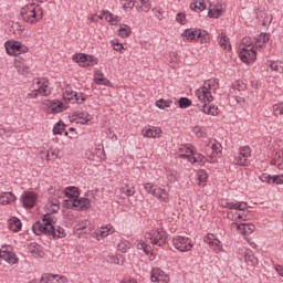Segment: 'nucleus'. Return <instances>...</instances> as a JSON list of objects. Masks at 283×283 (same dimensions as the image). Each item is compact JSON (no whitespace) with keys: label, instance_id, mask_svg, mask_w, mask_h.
I'll list each match as a JSON object with an SVG mask.
<instances>
[{"label":"nucleus","instance_id":"nucleus-1","mask_svg":"<svg viewBox=\"0 0 283 283\" xmlns=\"http://www.w3.org/2000/svg\"><path fill=\"white\" fill-rule=\"evenodd\" d=\"M220 87V83L216 78L207 80L202 87L196 91L195 96L199 103L197 104L200 107L203 114H209L210 116H218V107L210 105L216 96V92Z\"/></svg>","mask_w":283,"mask_h":283},{"label":"nucleus","instance_id":"nucleus-2","mask_svg":"<svg viewBox=\"0 0 283 283\" xmlns=\"http://www.w3.org/2000/svg\"><path fill=\"white\" fill-rule=\"evenodd\" d=\"M20 17L24 23L36 25L43 20V8L34 2H30L21 8Z\"/></svg>","mask_w":283,"mask_h":283},{"label":"nucleus","instance_id":"nucleus-3","mask_svg":"<svg viewBox=\"0 0 283 283\" xmlns=\"http://www.w3.org/2000/svg\"><path fill=\"white\" fill-rule=\"evenodd\" d=\"M177 156L188 160L191 165H205L207 158H205L200 153L196 151V148L191 144L180 145L177 150Z\"/></svg>","mask_w":283,"mask_h":283},{"label":"nucleus","instance_id":"nucleus-4","mask_svg":"<svg viewBox=\"0 0 283 283\" xmlns=\"http://www.w3.org/2000/svg\"><path fill=\"white\" fill-rule=\"evenodd\" d=\"M222 206L226 209H230L227 216L229 220H232V222H238V220H247V202L224 201Z\"/></svg>","mask_w":283,"mask_h":283},{"label":"nucleus","instance_id":"nucleus-5","mask_svg":"<svg viewBox=\"0 0 283 283\" xmlns=\"http://www.w3.org/2000/svg\"><path fill=\"white\" fill-rule=\"evenodd\" d=\"M56 219L51 213H46L42 219L33 224V232L35 235H52Z\"/></svg>","mask_w":283,"mask_h":283},{"label":"nucleus","instance_id":"nucleus-6","mask_svg":"<svg viewBox=\"0 0 283 283\" xmlns=\"http://www.w3.org/2000/svg\"><path fill=\"white\" fill-rule=\"evenodd\" d=\"M239 59L247 65L255 63L258 53L255 52V46L251 43V38H243L242 44L240 45Z\"/></svg>","mask_w":283,"mask_h":283},{"label":"nucleus","instance_id":"nucleus-7","mask_svg":"<svg viewBox=\"0 0 283 283\" xmlns=\"http://www.w3.org/2000/svg\"><path fill=\"white\" fill-rule=\"evenodd\" d=\"M52 94V87H50V81L48 78H34L31 92L27 95V98H39V96H50Z\"/></svg>","mask_w":283,"mask_h":283},{"label":"nucleus","instance_id":"nucleus-8","mask_svg":"<svg viewBox=\"0 0 283 283\" xmlns=\"http://www.w3.org/2000/svg\"><path fill=\"white\" fill-rule=\"evenodd\" d=\"M144 189L146 193L156 198L159 202H164L167 205L169 202V190L154 184V182H146L144 184Z\"/></svg>","mask_w":283,"mask_h":283},{"label":"nucleus","instance_id":"nucleus-9","mask_svg":"<svg viewBox=\"0 0 283 283\" xmlns=\"http://www.w3.org/2000/svg\"><path fill=\"white\" fill-rule=\"evenodd\" d=\"M181 36L184 41L191 43H207V41H209V33L200 29H187Z\"/></svg>","mask_w":283,"mask_h":283},{"label":"nucleus","instance_id":"nucleus-10","mask_svg":"<svg viewBox=\"0 0 283 283\" xmlns=\"http://www.w3.org/2000/svg\"><path fill=\"white\" fill-rule=\"evenodd\" d=\"M149 240L150 244H154L155 247H165L167 243V232L164 230H151L149 232L145 233V241Z\"/></svg>","mask_w":283,"mask_h":283},{"label":"nucleus","instance_id":"nucleus-11","mask_svg":"<svg viewBox=\"0 0 283 283\" xmlns=\"http://www.w3.org/2000/svg\"><path fill=\"white\" fill-rule=\"evenodd\" d=\"M63 101L66 105L67 103H77V105H83V103L87 101V95L83 93H76L71 88V86H66L63 92Z\"/></svg>","mask_w":283,"mask_h":283},{"label":"nucleus","instance_id":"nucleus-12","mask_svg":"<svg viewBox=\"0 0 283 283\" xmlns=\"http://www.w3.org/2000/svg\"><path fill=\"white\" fill-rule=\"evenodd\" d=\"M172 247L180 253H187L193 249V241L188 237L176 235L172 239Z\"/></svg>","mask_w":283,"mask_h":283},{"label":"nucleus","instance_id":"nucleus-13","mask_svg":"<svg viewBox=\"0 0 283 283\" xmlns=\"http://www.w3.org/2000/svg\"><path fill=\"white\" fill-rule=\"evenodd\" d=\"M74 63H77L80 67H94L98 65V57L85 53H76L73 55Z\"/></svg>","mask_w":283,"mask_h":283},{"label":"nucleus","instance_id":"nucleus-14","mask_svg":"<svg viewBox=\"0 0 283 283\" xmlns=\"http://www.w3.org/2000/svg\"><path fill=\"white\" fill-rule=\"evenodd\" d=\"M4 48L9 56H19V54H27V52L29 51L25 44L14 40L7 41L4 43Z\"/></svg>","mask_w":283,"mask_h":283},{"label":"nucleus","instance_id":"nucleus-15","mask_svg":"<svg viewBox=\"0 0 283 283\" xmlns=\"http://www.w3.org/2000/svg\"><path fill=\"white\" fill-rule=\"evenodd\" d=\"M222 151V145L218 143L216 139H209L206 144L205 153L209 158L210 163H216V158H218V154Z\"/></svg>","mask_w":283,"mask_h":283},{"label":"nucleus","instance_id":"nucleus-16","mask_svg":"<svg viewBox=\"0 0 283 283\" xmlns=\"http://www.w3.org/2000/svg\"><path fill=\"white\" fill-rule=\"evenodd\" d=\"M0 260H3L8 264L19 263V256L14 253V248H12V245H2L0 248Z\"/></svg>","mask_w":283,"mask_h":283},{"label":"nucleus","instance_id":"nucleus-17","mask_svg":"<svg viewBox=\"0 0 283 283\" xmlns=\"http://www.w3.org/2000/svg\"><path fill=\"white\" fill-rule=\"evenodd\" d=\"M43 107L46 114H61V112H65V109H67V104L59 101L45 99L43 102Z\"/></svg>","mask_w":283,"mask_h":283},{"label":"nucleus","instance_id":"nucleus-18","mask_svg":"<svg viewBox=\"0 0 283 283\" xmlns=\"http://www.w3.org/2000/svg\"><path fill=\"white\" fill-rule=\"evenodd\" d=\"M274 150L272 153L273 165L277 167L281 171H283V142L276 140L274 142Z\"/></svg>","mask_w":283,"mask_h":283},{"label":"nucleus","instance_id":"nucleus-19","mask_svg":"<svg viewBox=\"0 0 283 283\" xmlns=\"http://www.w3.org/2000/svg\"><path fill=\"white\" fill-rule=\"evenodd\" d=\"M249 158H251V147L242 146L239 148V155L234 158V163L240 167H247Z\"/></svg>","mask_w":283,"mask_h":283},{"label":"nucleus","instance_id":"nucleus-20","mask_svg":"<svg viewBox=\"0 0 283 283\" xmlns=\"http://www.w3.org/2000/svg\"><path fill=\"white\" fill-rule=\"evenodd\" d=\"M124 8H136L139 12H149V0H125Z\"/></svg>","mask_w":283,"mask_h":283},{"label":"nucleus","instance_id":"nucleus-21","mask_svg":"<svg viewBox=\"0 0 283 283\" xmlns=\"http://www.w3.org/2000/svg\"><path fill=\"white\" fill-rule=\"evenodd\" d=\"M65 200H64V207H67V209L72 206V203L81 196V192H78V189L74 186H69L64 189Z\"/></svg>","mask_w":283,"mask_h":283},{"label":"nucleus","instance_id":"nucleus-22","mask_svg":"<svg viewBox=\"0 0 283 283\" xmlns=\"http://www.w3.org/2000/svg\"><path fill=\"white\" fill-rule=\"evenodd\" d=\"M203 242L210 247V249L214 253H222L224 249L222 248V242L214 234L209 233L207 237L203 238Z\"/></svg>","mask_w":283,"mask_h":283},{"label":"nucleus","instance_id":"nucleus-23","mask_svg":"<svg viewBox=\"0 0 283 283\" xmlns=\"http://www.w3.org/2000/svg\"><path fill=\"white\" fill-rule=\"evenodd\" d=\"M232 231H238L241 235H251L255 231V226L253 223H231Z\"/></svg>","mask_w":283,"mask_h":283},{"label":"nucleus","instance_id":"nucleus-24","mask_svg":"<svg viewBox=\"0 0 283 283\" xmlns=\"http://www.w3.org/2000/svg\"><path fill=\"white\" fill-rule=\"evenodd\" d=\"M150 282L169 283V274H166L160 268H153L150 272Z\"/></svg>","mask_w":283,"mask_h":283},{"label":"nucleus","instance_id":"nucleus-25","mask_svg":"<svg viewBox=\"0 0 283 283\" xmlns=\"http://www.w3.org/2000/svg\"><path fill=\"white\" fill-rule=\"evenodd\" d=\"M38 200L39 195L34 191H27L21 196V202L25 209H32Z\"/></svg>","mask_w":283,"mask_h":283},{"label":"nucleus","instance_id":"nucleus-26","mask_svg":"<svg viewBox=\"0 0 283 283\" xmlns=\"http://www.w3.org/2000/svg\"><path fill=\"white\" fill-rule=\"evenodd\" d=\"M114 233H116V229H114L112 224H106L96 229L93 238L101 241L103 238H107V235H114Z\"/></svg>","mask_w":283,"mask_h":283},{"label":"nucleus","instance_id":"nucleus-27","mask_svg":"<svg viewBox=\"0 0 283 283\" xmlns=\"http://www.w3.org/2000/svg\"><path fill=\"white\" fill-rule=\"evenodd\" d=\"M92 207V202L90 199L82 197V198H76L70 206L69 209H77V211H86V209H90Z\"/></svg>","mask_w":283,"mask_h":283},{"label":"nucleus","instance_id":"nucleus-28","mask_svg":"<svg viewBox=\"0 0 283 283\" xmlns=\"http://www.w3.org/2000/svg\"><path fill=\"white\" fill-rule=\"evenodd\" d=\"M144 138H160L163 136V129L156 126H146L142 129Z\"/></svg>","mask_w":283,"mask_h":283},{"label":"nucleus","instance_id":"nucleus-29","mask_svg":"<svg viewBox=\"0 0 283 283\" xmlns=\"http://www.w3.org/2000/svg\"><path fill=\"white\" fill-rule=\"evenodd\" d=\"M97 19H99L101 21L105 19V21H107V23H111L112 25H118V23H120V17L115 15L109 11H103L101 14L97 15Z\"/></svg>","mask_w":283,"mask_h":283},{"label":"nucleus","instance_id":"nucleus-30","mask_svg":"<svg viewBox=\"0 0 283 283\" xmlns=\"http://www.w3.org/2000/svg\"><path fill=\"white\" fill-rule=\"evenodd\" d=\"M136 242H137L136 244L137 249L139 251H144L146 255H149L148 260H150V262H154V260H156V255L151 253V245H149L145 240H137Z\"/></svg>","mask_w":283,"mask_h":283},{"label":"nucleus","instance_id":"nucleus-31","mask_svg":"<svg viewBox=\"0 0 283 283\" xmlns=\"http://www.w3.org/2000/svg\"><path fill=\"white\" fill-rule=\"evenodd\" d=\"M208 8H211V2L209 0H195L190 4V9L195 12H203V10H207Z\"/></svg>","mask_w":283,"mask_h":283},{"label":"nucleus","instance_id":"nucleus-32","mask_svg":"<svg viewBox=\"0 0 283 283\" xmlns=\"http://www.w3.org/2000/svg\"><path fill=\"white\" fill-rule=\"evenodd\" d=\"M61 209V201L56 198H50L48 203L45 205V210L49 213H56Z\"/></svg>","mask_w":283,"mask_h":283},{"label":"nucleus","instance_id":"nucleus-33","mask_svg":"<svg viewBox=\"0 0 283 283\" xmlns=\"http://www.w3.org/2000/svg\"><path fill=\"white\" fill-rule=\"evenodd\" d=\"M8 227L10 229V231H13V233H19V231H21L23 224L21 223V219L17 218V217H11L8 220Z\"/></svg>","mask_w":283,"mask_h":283},{"label":"nucleus","instance_id":"nucleus-34","mask_svg":"<svg viewBox=\"0 0 283 283\" xmlns=\"http://www.w3.org/2000/svg\"><path fill=\"white\" fill-rule=\"evenodd\" d=\"M92 115L87 112H77L75 113V120L80 125H87L92 120Z\"/></svg>","mask_w":283,"mask_h":283},{"label":"nucleus","instance_id":"nucleus-35","mask_svg":"<svg viewBox=\"0 0 283 283\" xmlns=\"http://www.w3.org/2000/svg\"><path fill=\"white\" fill-rule=\"evenodd\" d=\"M166 178L168 185H174V182H178L180 180V174L171 168H166Z\"/></svg>","mask_w":283,"mask_h":283},{"label":"nucleus","instance_id":"nucleus-36","mask_svg":"<svg viewBox=\"0 0 283 283\" xmlns=\"http://www.w3.org/2000/svg\"><path fill=\"white\" fill-rule=\"evenodd\" d=\"M266 66L272 70V72H275L276 74H283V62L282 61H273L269 60L266 62Z\"/></svg>","mask_w":283,"mask_h":283},{"label":"nucleus","instance_id":"nucleus-37","mask_svg":"<svg viewBox=\"0 0 283 283\" xmlns=\"http://www.w3.org/2000/svg\"><path fill=\"white\" fill-rule=\"evenodd\" d=\"M270 40H271V35H269V34H266V33H261V34L258 35V38H256L255 45H256V48H259L260 50H264V48H266V44L269 43Z\"/></svg>","mask_w":283,"mask_h":283},{"label":"nucleus","instance_id":"nucleus-38","mask_svg":"<svg viewBox=\"0 0 283 283\" xmlns=\"http://www.w3.org/2000/svg\"><path fill=\"white\" fill-rule=\"evenodd\" d=\"M29 253L32 255V258H43L44 255L43 249L36 243H31L29 245Z\"/></svg>","mask_w":283,"mask_h":283},{"label":"nucleus","instance_id":"nucleus-39","mask_svg":"<svg viewBox=\"0 0 283 283\" xmlns=\"http://www.w3.org/2000/svg\"><path fill=\"white\" fill-rule=\"evenodd\" d=\"M94 83H96V85H105L108 86L111 84L109 80L105 78V74H103L99 71H96L94 73V77H93Z\"/></svg>","mask_w":283,"mask_h":283},{"label":"nucleus","instance_id":"nucleus-40","mask_svg":"<svg viewBox=\"0 0 283 283\" xmlns=\"http://www.w3.org/2000/svg\"><path fill=\"white\" fill-rule=\"evenodd\" d=\"M17 200V196L12 192H1L0 193V205H10V202H14Z\"/></svg>","mask_w":283,"mask_h":283},{"label":"nucleus","instance_id":"nucleus-41","mask_svg":"<svg viewBox=\"0 0 283 283\" xmlns=\"http://www.w3.org/2000/svg\"><path fill=\"white\" fill-rule=\"evenodd\" d=\"M210 9H209V12H208V17L210 18V19H218V18H220V17H222V7H212L211 4H210V7H209Z\"/></svg>","mask_w":283,"mask_h":283},{"label":"nucleus","instance_id":"nucleus-42","mask_svg":"<svg viewBox=\"0 0 283 283\" xmlns=\"http://www.w3.org/2000/svg\"><path fill=\"white\" fill-rule=\"evenodd\" d=\"M219 45L222 48V50H231V42H229V38L227 34L221 33L219 36Z\"/></svg>","mask_w":283,"mask_h":283},{"label":"nucleus","instance_id":"nucleus-43","mask_svg":"<svg viewBox=\"0 0 283 283\" xmlns=\"http://www.w3.org/2000/svg\"><path fill=\"white\" fill-rule=\"evenodd\" d=\"M118 34L122 39H127L132 34V28L127 24H120Z\"/></svg>","mask_w":283,"mask_h":283},{"label":"nucleus","instance_id":"nucleus-44","mask_svg":"<svg viewBox=\"0 0 283 283\" xmlns=\"http://www.w3.org/2000/svg\"><path fill=\"white\" fill-rule=\"evenodd\" d=\"M208 178H209V176L207 175V171L199 170L197 172V182H198L199 187H205V185H207Z\"/></svg>","mask_w":283,"mask_h":283},{"label":"nucleus","instance_id":"nucleus-45","mask_svg":"<svg viewBox=\"0 0 283 283\" xmlns=\"http://www.w3.org/2000/svg\"><path fill=\"white\" fill-rule=\"evenodd\" d=\"M272 114L275 118L283 116V102L272 105Z\"/></svg>","mask_w":283,"mask_h":283},{"label":"nucleus","instance_id":"nucleus-46","mask_svg":"<svg viewBox=\"0 0 283 283\" xmlns=\"http://www.w3.org/2000/svg\"><path fill=\"white\" fill-rule=\"evenodd\" d=\"M245 262L250 266H256V264H259L258 258H255V255H253V252H251V251H248L245 253Z\"/></svg>","mask_w":283,"mask_h":283},{"label":"nucleus","instance_id":"nucleus-47","mask_svg":"<svg viewBox=\"0 0 283 283\" xmlns=\"http://www.w3.org/2000/svg\"><path fill=\"white\" fill-rule=\"evenodd\" d=\"M192 133L195 136H197V138H207V128L202 126H195L192 128Z\"/></svg>","mask_w":283,"mask_h":283},{"label":"nucleus","instance_id":"nucleus-48","mask_svg":"<svg viewBox=\"0 0 283 283\" xmlns=\"http://www.w3.org/2000/svg\"><path fill=\"white\" fill-rule=\"evenodd\" d=\"M65 229L53 226L52 234L49 238H65Z\"/></svg>","mask_w":283,"mask_h":283},{"label":"nucleus","instance_id":"nucleus-49","mask_svg":"<svg viewBox=\"0 0 283 283\" xmlns=\"http://www.w3.org/2000/svg\"><path fill=\"white\" fill-rule=\"evenodd\" d=\"M106 262H108L109 264H123V256L108 254L106 256Z\"/></svg>","mask_w":283,"mask_h":283},{"label":"nucleus","instance_id":"nucleus-50","mask_svg":"<svg viewBox=\"0 0 283 283\" xmlns=\"http://www.w3.org/2000/svg\"><path fill=\"white\" fill-rule=\"evenodd\" d=\"M172 101H170V99H158L156 103H155V105H156V107H158L159 109H166V107H171V105H172Z\"/></svg>","mask_w":283,"mask_h":283},{"label":"nucleus","instance_id":"nucleus-51","mask_svg":"<svg viewBox=\"0 0 283 283\" xmlns=\"http://www.w3.org/2000/svg\"><path fill=\"white\" fill-rule=\"evenodd\" d=\"M117 249L118 251H120L122 253H127L129 251V249H132V243H129V241H120L117 244Z\"/></svg>","mask_w":283,"mask_h":283},{"label":"nucleus","instance_id":"nucleus-52","mask_svg":"<svg viewBox=\"0 0 283 283\" xmlns=\"http://www.w3.org/2000/svg\"><path fill=\"white\" fill-rule=\"evenodd\" d=\"M63 132H65V123H63L62 120L57 122L54 127H53V134L56 135H61L63 134Z\"/></svg>","mask_w":283,"mask_h":283},{"label":"nucleus","instance_id":"nucleus-53","mask_svg":"<svg viewBox=\"0 0 283 283\" xmlns=\"http://www.w3.org/2000/svg\"><path fill=\"white\" fill-rule=\"evenodd\" d=\"M40 283H54V274L44 273L40 279Z\"/></svg>","mask_w":283,"mask_h":283},{"label":"nucleus","instance_id":"nucleus-54","mask_svg":"<svg viewBox=\"0 0 283 283\" xmlns=\"http://www.w3.org/2000/svg\"><path fill=\"white\" fill-rule=\"evenodd\" d=\"M14 67L18 70V72H20L21 74L28 72V66H25V64L19 60H15L14 62Z\"/></svg>","mask_w":283,"mask_h":283},{"label":"nucleus","instance_id":"nucleus-55","mask_svg":"<svg viewBox=\"0 0 283 283\" xmlns=\"http://www.w3.org/2000/svg\"><path fill=\"white\" fill-rule=\"evenodd\" d=\"M233 90H237V92H244V90H247V84H244L243 82L240 81H235L232 84Z\"/></svg>","mask_w":283,"mask_h":283},{"label":"nucleus","instance_id":"nucleus-56","mask_svg":"<svg viewBox=\"0 0 283 283\" xmlns=\"http://www.w3.org/2000/svg\"><path fill=\"white\" fill-rule=\"evenodd\" d=\"M179 107H181V109H187V107H191V101H189V98H187V97L180 98Z\"/></svg>","mask_w":283,"mask_h":283},{"label":"nucleus","instance_id":"nucleus-57","mask_svg":"<svg viewBox=\"0 0 283 283\" xmlns=\"http://www.w3.org/2000/svg\"><path fill=\"white\" fill-rule=\"evenodd\" d=\"M261 182H266L268 185H273V176L269 174H263L260 177Z\"/></svg>","mask_w":283,"mask_h":283},{"label":"nucleus","instance_id":"nucleus-58","mask_svg":"<svg viewBox=\"0 0 283 283\" xmlns=\"http://www.w3.org/2000/svg\"><path fill=\"white\" fill-rule=\"evenodd\" d=\"M111 44L113 46V50L123 54V50H125V46L122 43L116 42V41H111Z\"/></svg>","mask_w":283,"mask_h":283},{"label":"nucleus","instance_id":"nucleus-59","mask_svg":"<svg viewBox=\"0 0 283 283\" xmlns=\"http://www.w3.org/2000/svg\"><path fill=\"white\" fill-rule=\"evenodd\" d=\"M127 188H122V192L125 193V196H134L136 193V189L134 187L126 186Z\"/></svg>","mask_w":283,"mask_h":283},{"label":"nucleus","instance_id":"nucleus-60","mask_svg":"<svg viewBox=\"0 0 283 283\" xmlns=\"http://www.w3.org/2000/svg\"><path fill=\"white\" fill-rule=\"evenodd\" d=\"M67 276L54 274V283H69Z\"/></svg>","mask_w":283,"mask_h":283},{"label":"nucleus","instance_id":"nucleus-61","mask_svg":"<svg viewBox=\"0 0 283 283\" xmlns=\"http://www.w3.org/2000/svg\"><path fill=\"white\" fill-rule=\"evenodd\" d=\"M273 185H283V174L273 176Z\"/></svg>","mask_w":283,"mask_h":283},{"label":"nucleus","instance_id":"nucleus-62","mask_svg":"<svg viewBox=\"0 0 283 283\" xmlns=\"http://www.w3.org/2000/svg\"><path fill=\"white\" fill-rule=\"evenodd\" d=\"M176 21H177L178 23H180L181 25H185V23H187V18L185 17L184 13H179V14H177V17H176Z\"/></svg>","mask_w":283,"mask_h":283},{"label":"nucleus","instance_id":"nucleus-63","mask_svg":"<svg viewBox=\"0 0 283 283\" xmlns=\"http://www.w3.org/2000/svg\"><path fill=\"white\" fill-rule=\"evenodd\" d=\"M50 156H53V158H59V150L56 149H50L48 151L46 158H50Z\"/></svg>","mask_w":283,"mask_h":283},{"label":"nucleus","instance_id":"nucleus-64","mask_svg":"<svg viewBox=\"0 0 283 283\" xmlns=\"http://www.w3.org/2000/svg\"><path fill=\"white\" fill-rule=\"evenodd\" d=\"M274 270L276 271L277 275L283 277V265L274 264Z\"/></svg>","mask_w":283,"mask_h":283}]
</instances>
